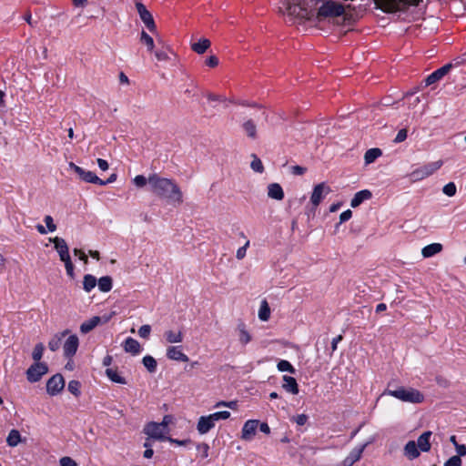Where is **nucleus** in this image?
I'll return each mask as SVG.
<instances>
[{
	"instance_id": "1",
	"label": "nucleus",
	"mask_w": 466,
	"mask_h": 466,
	"mask_svg": "<svg viewBox=\"0 0 466 466\" xmlns=\"http://www.w3.org/2000/svg\"><path fill=\"white\" fill-rule=\"evenodd\" d=\"M279 11L289 20L316 17L318 21L339 16L344 6L339 0H281Z\"/></svg>"
},
{
	"instance_id": "2",
	"label": "nucleus",
	"mask_w": 466,
	"mask_h": 466,
	"mask_svg": "<svg viewBox=\"0 0 466 466\" xmlns=\"http://www.w3.org/2000/svg\"><path fill=\"white\" fill-rule=\"evenodd\" d=\"M148 184L151 191L157 196L167 198L175 204L183 202L182 192L174 180L152 174L148 177Z\"/></svg>"
},
{
	"instance_id": "3",
	"label": "nucleus",
	"mask_w": 466,
	"mask_h": 466,
	"mask_svg": "<svg viewBox=\"0 0 466 466\" xmlns=\"http://www.w3.org/2000/svg\"><path fill=\"white\" fill-rule=\"evenodd\" d=\"M383 394L410 403H420L424 400L423 394L413 388L400 387L395 390H386Z\"/></svg>"
},
{
	"instance_id": "4",
	"label": "nucleus",
	"mask_w": 466,
	"mask_h": 466,
	"mask_svg": "<svg viewBox=\"0 0 466 466\" xmlns=\"http://www.w3.org/2000/svg\"><path fill=\"white\" fill-rule=\"evenodd\" d=\"M163 441H168L171 444L185 447L193 444L191 439H146V441L143 444V447L145 448L143 457L145 459H151L154 455V448Z\"/></svg>"
},
{
	"instance_id": "5",
	"label": "nucleus",
	"mask_w": 466,
	"mask_h": 466,
	"mask_svg": "<svg viewBox=\"0 0 466 466\" xmlns=\"http://www.w3.org/2000/svg\"><path fill=\"white\" fill-rule=\"evenodd\" d=\"M173 417L171 415L164 416L161 422H149L144 428V433L147 437H166L168 433V425L172 423Z\"/></svg>"
},
{
	"instance_id": "6",
	"label": "nucleus",
	"mask_w": 466,
	"mask_h": 466,
	"mask_svg": "<svg viewBox=\"0 0 466 466\" xmlns=\"http://www.w3.org/2000/svg\"><path fill=\"white\" fill-rule=\"evenodd\" d=\"M418 442L415 441H410L404 447V455L409 460H414L418 458L420 454V451H429L431 449L430 439H417Z\"/></svg>"
},
{
	"instance_id": "7",
	"label": "nucleus",
	"mask_w": 466,
	"mask_h": 466,
	"mask_svg": "<svg viewBox=\"0 0 466 466\" xmlns=\"http://www.w3.org/2000/svg\"><path fill=\"white\" fill-rule=\"evenodd\" d=\"M420 0H374L376 5L385 12H396L409 5H417Z\"/></svg>"
},
{
	"instance_id": "8",
	"label": "nucleus",
	"mask_w": 466,
	"mask_h": 466,
	"mask_svg": "<svg viewBox=\"0 0 466 466\" xmlns=\"http://www.w3.org/2000/svg\"><path fill=\"white\" fill-rule=\"evenodd\" d=\"M443 165L442 160H438L434 162L428 163L422 167H420L414 169L410 175V178L411 181H420L422 180L432 174H434L438 169L441 167Z\"/></svg>"
},
{
	"instance_id": "9",
	"label": "nucleus",
	"mask_w": 466,
	"mask_h": 466,
	"mask_svg": "<svg viewBox=\"0 0 466 466\" xmlns=\"http://www.w3.org/2000/svg\"><path fill=\"white\" fill-rule=\"evenodd\" d=\"M69 168L75 171L79 176V177L85 182L93 183L100 186L106 185V182H104V180L99 178L94 172L86 170L73 162L69 163Z\"/></svg>"
},
{
	"instance_id": "10",
	"label": "nucleus",
	"mask_w": 466,
	"mask_h": 466,
	"mask_svg": "<svg viewBox=\"0 0 466 466\" xmlns=\"http://www.w3.org/2000/svg\"><path fill=\"white\" fill-rule=\"evenodd\" d=\"M48 368L44 362H35L26 370V378L30 382H36L42 376L47 373Z\"/></svg>"
},
{
	"instance_id": "11",
	"label": "nucleus",
	"mask_w": 466,
	"mask_h": 466,
	"mask_svg": "<svg viewBox=\"0 0 466 466\" xmlns=\"http://www.w3.org/2000/svg\"><path fill=\"white\" fill-rule=\"evenodd\" d=\"M137 11L140 19L150 32H156L157 26L151 13L147 9L144 4L137 2L136 4Z\"/></svg>"
},
{
	"instance_id": "12",
	"label": "nucleus",
	"mask_w": 466,
	"mask_h": 466,
	"mask_svg": "<svg viewBox=\"0 0 466 466\" xmlns=\"http://www.w3.org/2000/svg\"><path fill=\"white\" fill-rule=\"evenodd\" d=\"M331 192L330 187L324 182L316 185L313 188L310 202L316 208Z\"/></svg>"
},
{
	"instance_id": "13",
	"label": "nucleus",
	"mask_w": 466,
	"mask_h": 466,
	"mask_svg": "<svg viewBox=\"0 0 466 466\" xmlns=\"http://www.w3.org/2000/svg\"><path fill=\"white\" fill-rule=\"evenodd\" d=\"M65 388V380L61 374L52 376L46 382V391L51 396L60 393Z\"/></svg>"
},
{
	"instance_id": "14",
	"label": "nucleus",
	"mask_w": 466,
	"mask_h": 466,
	"mask_svg": "<svg viewBox=\"0 0 466 466\" xmlns=\"http://www.w3.org/2000/svg\"><path fill=\"white\" fill-rule=\"evenodd\" d=\"M50 241L55 244V248L62 261L71 258L69 256L68 246L64 238L56 237L54 238H50Z\"/></svg>"
},
{
	"instance_id": "15",
	"label": "nucleus",
	"mask_w": 466,
	"mask_h": 466,
	"mask_svg": "<svg viewBox=\"0 0 466 466\" xmlns=\"http://www.w3.org/2000/svg\"><path fill=\"white\" fill-rule=\"evenodd\" d=\"M369 442L355 447L350 453L343 460L342 466H352L355 462L360 461L361 458V454L365 449V447L368 445Z\"/></svg>"
},
{
	"instance_id": "16",
	"label": "nucleus",
	"mask_w": 466,
	"mask_h": 466,
	"mask_svg": "<svg viewBox=\"0 0 466 466\" xmlns=\"http://www.w3.org/2000/svg\"><path fill=\"white\" fill-rule=\"evenodd\" d=\"M78 338L76 335L69 336L63 346L65 356L66 358L73 357L78 349Z\"/></svg>"
},
{
	"instance_id": "17",
	"label": "nucleus",
	"mask_w": 466,
	"mask_h": 466,
	"mask_svg": "<svg viewBox=\"0 0 466 466\" xmlns=\"http://www.w3.org/2000/svg\"><path fill=\"white\" fill-rule=\"evenodd\" d=\"M451 68V65L447 64V65L441 66V68L435 70L434 72H432L425 79L426 86H431V85L440 81L444 76H446L449 73Z\"/></svg>"
},
{
	"instance_id": "18",
	"label": "nucleus",
	"mask_w": 466,
	"mask_h": 466,
	"mask_svg": "<svg viewBox=\"0 0 466 466\" xmlns=\"http://www.w3.org/2000/svg\"><path fill=\"white\" fill-rule=\"evenodd\" d=\"M167 357L169 360L176 361L187 362L189 360L187 355H186L180 346H169L167 349Z\"/></svg>"
},
{
	"instance_id": "19",
	"label": "nucleus",
	"mask_w": 466,
	"mask_h": 466,
	"mask_svg": "<svg viewBox=\"0 0 466 466\" xmlns=\"http://www.w3.org/2000/svg\"><path fill=\"white\" fill-rule=\"evenodd\" d=\"M123 347L126 352L131 353L132 355H138L142 351L140 343L131 337L126 339Z\"/></svg>"
},
{
	"instance_id": "20",
	"label": "nucleus",
	"mask_w": 466,
	"mask_h": 466,
	"mask_svg": "<svg viewBox=\"0 0 466 466\" xmlns=\"http://www.w3.org/2000/svg\"><path fill=\"white\" fill-rule=\"evenodd\" d=\"M372 197V194L370 190L368 189H363V190H360L359 192H357L354 197L352 198L351 201H350V206L352 208H357L359 207L360 205H361L365 200H369L370 198H371Z\"/></svg>"
},
{
	"instance_id": "21",
	"label": "nucleus",
	"mask_w": 466,
	"mask_h": 466,
	"mask_svg": "<svg viewBox=\"0 0 466 466\" xmlns=\"http://www.w3.org/2000/svg\"><path fill=\"white\" fill-rule=\"evenodd\" d=\"M211 46V42L208 38H200L197 42H191L190 47L191 49L198 54H204Z\"/></svg>"
},
{
	"instance_id": "22",
	"label": "nucleus",
	"mask_w": 466,
	"mask_h": 466,
	"mask_svg": "<svg viewBox=\"0 0 466 466\" xmlns=\"http://www.w3.org/2000/svg\"><path fill=\"white\" fill-rule=\"evenodd\" d=\"M268 196L272 199L282 200L284 198V191L279 184L271 183L268 186Z\"/></svg>"
},
{
	"instance_id": "23",
	"label": "nucleus",
	"mask_w": 466,
	"mask_h": 466,
	"mask_svg": "<svg viewBox=\"0 0 466 466\" xmlns=\"http://www.w3.org/2000/svg\"><path fill=\"white\" fill-rule=\"evenodd\" d=\"M164 338L167 343L175 344L183 341V333L181 330L168 329L165 331Z\"/></svg>"
},
{
	"instance_id": "24",
	"label": "nucleus",
	"mask_w": 466,
	"mask_h": 466,
	"mask_svg": "<svg viewBox=\"0 0 466 466\" xmlns=\"http://www.w3.org/2000/svg\"><path fill=\"white\" fill-rule=\"evenodd\" d=\"M283 389L292 394L299 393V386L296 380L293 377L284 375L283 376Z\"/></svg>"
},
{
	"instance_id": "25",
	"label": "nucleus",
	"mask_w": 466,
	"mask_h": 466,
	"mask_svg": "<svg viewBox=\"0 0 466 466\" xmlns=\"http://www.w3.org/2000/svg\"><path fill=\"white\" fill-rule=\"evenodd\" d=\"M212 428L213 423L209 420L208 416H201L198 419L197 429L199 434L203 435L208 433Z\"/></svg>"
},
{
	"instance_id": "26",
	"label": "nucleus",
	"mask_w": 466,
	"mask_h": 466,
	"mask_svg": "<svg viewBox=\"0 0 466 466\" xmlns=\"http://www.w3.org/2000/svg\"><path fill=\"white\" fill-rule=\"evenodd\" d=\"M442 250V245L441 243H432L425 246L421 250L423 258H431L440 253Z\"/></svg>"
},
{
	"instance_id": "27",
	"label": "nucleus",
	"mask_w": 466,
	"mask_h": 466,
	"mask_svg": "<svg viewBox=\"0 0 466 466\" xmlns=\"http://www.w3.org/2000/svg\"><path fill=\"white\" fill-rule=\"evenodd\" d=\"M101 322V319L98 316H95L86 321H84L80 326V331L84 334L90 332L94 329L99 323Z\"/></svg>"
},
{
	"instance_id": "28",
	"label": "nucleus",
	"mask_w": 466,
	"mask_h": 466,
	"mask_svg": "<svg viewBox=\"0 0 466 466\" xmlns=\"http://www.w3.org/2000/svg\"><path fill=\"white\" fill-rule=\"evenodd\" d=\"M258 428V420H249L245 422L242 429V437H249L255 435Z\"/></svg>"
},
{
	"instance_id": "29",
	"label": "nucleus",
	"mask_w": 466,
	"mask_h": 466,
	"mask_svg": "<svg viewBox=\"0 0 466 466\" xmlns=\"http://www.w3.org/2000/svg\"><path fill=\"white\" fill-rule=\"evenodd\" d=\"M106 375L111 381L115 383L127 384L126 379L122 377L116 370L108 368L106 370Z\"/></svg>"
},
{
	"instance_id": "30",
	"label": "nucleus",
	"mask_w": 466,
	"mask_h": 466,
	"mask_svg": "<svg viewBox=\"0 0 466 466\" xmlns=\"http://www.w3.org/2000/svg\"><path fill=\"white\" fill-rule=\"evenodd\" d=\"M242 127L248 137L252 139L257 137V127L253 120L248 119L245 121L242 125Z\"/></svg>"
},
{
	"instance_id": "31",
	"label": "nucleus",
	"mask_w": 466,
	"mask_h": 466,
	"mask_svg": "<svg viewBox=\"0 0 466 466\" xmlns=\"http://www.w3.org/2000/svg\"><path fill=\"white\" fill-rule=\"evenodd\" d=\"M97 286L100 291L108 292L112 289V279L109 276H105L97 280Z\"/></svg>"
},
{
	"instance_id": "32",
	"label": "nucleus",
	"mask_w": 466,
	"mask_h": 466,
	"mask_svg": "<svg viewBox=\"0 0 466 466\" xmlns=\"http://www.w3.org/2000/svg\"><path fill=\"white\" fill-rule=\"evenodd\" d=\"M380 156L381 150L380 148H370L364 155L365 163L367 165L371 164Z\"/></svg>"
},
{
	"instance_id": "33",
	"label": "nucleus",
	"mask_w": 466,
	"mask_h": 466,
	"mask_svg": "<svg viewBox=\"0 0 466 466\" xmlns=\"http://www.w3.org/2000/svg\"><path fill=\"white\" fill-rule=\"evenodd\" d=\"M97 284L96 279L90 274H86L84 277L83 288L86 292H90Z\"/></svg>"
},
{
	"instance_id": "34",
	"label": "nucleus",
	"mask_w": 466,
	"mask_h": 466,
	"mask_svg": "<svg viewBox=\"0 0 466 466\" xmlns=\"http://www.w3.org/2000/svg\"><path fill=\"white\" fill-rule=\"evenodd\" d=\"M140 42L144 44L147 51L152 52L155 46L154 39L145 31L142 30L140 34Z\"/></svg>"
},
{
	"instance_id": "35",
	"label": "nucleus",
	"mask_w": 466,
	"mask_h": 466,
	"mask_svg": "<svg viewBox=\"0 0 466 466\" xmlns=\"http://www.w3.org/2000/svg\"><path fill=\"white\" fill-rule=\"evenodd\" d=\"M229 416H230V412L228 410L217 411V412L208 415L209 420L213 423L214 427H215V424L217 421L221 420H227L228 418H229Z\"/></svg>"
},
{
	"instance_id": "36",
	"label": "nucleus",
	"mask_w": 466,
	"mask_h": 466,
	"mask_svg": "<svg viewBox=\"0 0 466 466\" xmlns=\"http://www.w3.org/2000/svg\"><path fill=\"white\" fill-rule=\"evenodd\" d=\"M229 416H230V412L228 410L217 411V412L208 415L209 420L213 423L214 427H215V424L217 421L221 420H227L228 418H229Z\"/></svg>"
},
{
	"instance_id": "37",
	"label": "nucleus",
	"mask_w": 466,
	"mask_h": 466,
	"mask_svg": "<svg viewBox=\"0 0 466 466\" xmlns=\"http://www.w3.org/2000/svg\"><path fill=\"white\" fill-rule=\"evenodd\" d=\"M270 317V309L266 300H263L260 304L258 310V318L262 321H267Z\"/></svg>"
},
{
	"instance_id": "38",
	"label": "nucleus",
	"mask_w": 466,
	"mask_h": 466,
	"mask_svg": "<svg viewBox=\"0 0 466 466\" xmlns=\"http://www.w3.org/2000/svg\"><path fill=\"white\" fill-rule=\"evenodd\" d=\"M238 339L241 344L246 345L251 340V336L249 332L246 329L245 326L243 324L238 325Z\"/></svg>"
},
{
	"instance_id": "39",
	"label": "nucleus",
	"mask_w": 466,
	"mask_h": 466,
	"mask_svg": "<svg viewBox=\"0 0 466 466\" xmlns=\"http://www.w3.org/2000/svg\"><path fill=\"white\" fill-rule=\"evenodd\" d=\"M251 157H252V161L250 163L251 169L257 173H260V174L263 173L264 166L262 164V161L255 154H252Z\"/></svg>"
},
{
	"instance_id": "40",
	"label": "nucleus",
	"mask_w": 466,
	"mask_h": 466,
	"mask_svg": "<svg viewBox=\"0 0 466 466\" xmlns=\"http://www.w3.org/2000/svg\"><path fill=\"white\" fill-rule=\"evenodd\" d=\"M144 366L149 372H155L157 370V361L152 356H145L142 360Z\"/></svg>"
},
{
	"instance_id": "41",
	"label": "nucleus",
	"mask_w": 466,
	"mask_h": 466,
	"mask_svg": "<svg viewBox=\"0 0 466 466\" xmlns=\"http://www.w3.org/2000/svg\"><path fill=\"white\" fill-rule=\"evenodd\" d=\"M277 367H278V370L281 372L288 371L292 374L295 373L294 367L288 360H279Z\"/></svg>"
},
{
	"instance_id": "42",
	"label": "nucleus",
	"mask_w": 466,
	"mask_h": 466,
	"mask_svg": "<svg viewBox=\"0 0 466 466\" xmlns=\"http://www.w3.org/2000/svg\"><path fill=\"white\" fill-rule=\"evenodd\" d=\"M44 350L45 348L42 343H38L35 346L34 350L32 352V358L35 362H40L39 360L43 357Z\"/></svg>"
},
{
	"instance_id": "43",
	"label": "nucleus",
	"mask_w": 466,
	"mask_h": 466,
	"mask_svg": "<svg viewBox=\"0 0 466 466\" xmlns=\"http://www.w3.org/2000/svg\"><path fill=\"white\" fill-rule=\"evenodd\" d=\"M80 387L81 385L78 380H70L67 389L73 395L78 397L81 393Z\"/></svg>"
},
{
	"instance_id": "44",
	"label": "nucleus",
	"mask_w": 466,
	"mask_h": 466,
	"mask_svg": "<svg viewBox=\"0 0 466 466\" xmlns=\"http://www.w3.org/2000/svg\"><path fill=\"white\" fill-rule=\"evenodd\" d=\"M442 192L448 197H453L457 192L456 185L453 182H449L443 187Z\"/></svg>"
},
{
	"instance_id": "45",
	"label": "nucleus",
	"mask_w": 466,
	"mask_h": 466,
	"mask_svg": "<svg viewBox=\"0 0 466 466\" xmlns=\"http://www.w3.org/2000/svg\"><path fill=\"white\" fill-rule=\"evenodd\" d=\"M61 346V337L56 336L48 342V348L52 351H56Z\"/></svg>"
},
{
	"instance_id": "46",
	"label": "nucleus",
	"mask_w": 466,
	"mask_h": 466,
	"mask_svg": "<svg viewBox=\"0 0 466 466\" xmlns=\"http://www.w3.org/2000/svg\"><path fill=\"white\" fill-rule=\"evenodd\" d=\"M457 439H450V441L455 446L456 448V451L458 453L457 456H459L460 458L461 456H464L466 455V446L463 445V444H458V442L456 441Z\"/></svg>"
},
{
	"instance_id": "47",
	"label": "nucleus",
	"mask_w": 466,
	"mask_h": 466,
	"mask_svg": "<svg viewBox=\"0 0 466 466\" xmlns=\"http://www.w3.org/2000/svg\"><path fill=\"white\" fill-rule=\"evenodd\" d=\"M196 448L198 450V452L199 456L202 459H205V458H207L208 456L209 447H208V444H205V443L197 444Z\"/></svg>"
},
{
	"instance_id": "48",
	"label": "nucleus",
	"mask_w": 466,
	"mask_h": 466,
	"mask_svg": "<svg viewBox=\"0 0 466 466\" xmlns=\"http://www.w3.org/2000/svg\"><path fill=\"white\" fill-rule=\"evenodd\" d=\"M148 182V178L144 177L143 175H137L133 178V183L137 187H143L146 186V184Z\"/></svg>"
},
{
	"instance_id": "49",
	"label": "nucleus",
	"mask_w": 466,
	"mask_h": 466,
	"mask_svg": "<svg viewBox=\"0 0 466 466\" xmlns=\"http://www.w3.org/2000/svg\"><path fill=\"white\" fill-rule=\"evenodd\" d=\"M249 247V240H247L244 246L238 248L236 258L238 259H243L246 257L247 249Z\"/></svg>"
},
{
	"instance_id": "50",
	"label": "nucleus",
	"mask_w": 466,
	"mask_h": 466,
	"mask_svg": "<svg viewBox=\"0 0 466 466\" xmlns=\"http://www.w3.org/2000/svg\"><path fill=\"white\" fill-rule=\"evenodd\" d=\"M461 459L459 456L455 455L448 459L445 461L444 466H461Z\"/></svg>"
},
{
	"instance_id": "51",
	"label": "nucleus",
	"mask_w": 466,
	"mask_h": 466,
	"mask_svg": "<svg viewBox=\"0 0 466 466\" xmlns=\"http://www.w3.org/2000/svg\"><path fill=\"white\" fill-rule=\"evenodd\" d=\"M44 221H45V223L46 225V228H47V230L49 232L56 231V226L54 223L53 218L51 216H49V215L46 216L45 218H44Z\"/></svg>"
},
{
	"instance_id": "52",
	"label": "nucleus",
	"mask_w": 466,
	"mask_h": 466,
	"mask_svg": "<svg viewBox=\"0 0 466 466\" xmlns=\"http://www.w3.org/2000/svg\"><path fill=\"white\" fill-rule=\"evenodd\" d=\"M151 331V327L147 324L143 325L138 329V335L143 339H147Z\"/></svg>"
},
{
	"instance_id": "53",
	"label": "nucleus",
	"mask_w": 466,
	"mask_h": 466,
	"mask_svg": "<svg viewBox=\"0 0 466 466\" xmlns=\"http://www.w3.org/2000/svg\"><path fill=\"white\" fill-rule=\"evenodd\" d=\"M292 420L299 426H303L308 421V416L305 414H299L292 418Z\"/></svg>"
},
{
	"instance_id": "54",
	"label": "nucleus",
	"mask_w": 466,
	"mask_h": 466,
	"mask_svg": "<svg viewBox=\"0 0 466 466\" xmlns=\"http://www.w3.org/2000/svg\"><path fill=\"white\" fill-rule=\"evenodd\" d=\"M60 466H77L76 462L70 457H62L59 461Z\"/></svg>"
},
{
	"instance_id": "55",
	"label": "nucleus",
	"mask_w": 466,
	"mask_h": 466,
	"mask_svg": "<svg viewBox=\"0 0 466 466\" xmlns=\"http://www.w3.org/2000/svg\"><path fill=\"white\" fill-rule=\"evenodd\" d=\"M65 263V267H66V274L70 277V278H74V265L71 261V258L67 259V260H65L63 261Z\"/></svg>"
},
{
	"instance_id": "56",
	"label": "nucleus",
	"mask_w": 466,
	"mask_h": 466,
	"mask_svg": "<svg viewBox=\"0 0 466 466\" xmlns=\"http://www.w3.org/2000/svg\"><path fill=\"white\" fill-rule=\"evenodd\" d=\"M155 56L158 61H167L169 59L168 55L164 50L155 51Z\"/></svg>"
},
{
	"instance_id": "57",
	"label": "nucleus",
	"mask_w": 466,
	"mask_h": 466,
	"mask_svg": "<svg viewBox=\"0 0 466 466\" xmlns=\"http://www.w3.org/2000/svg\"><path fill=\"white\" fill-rule=\"evenodd\" d=\"M406 138H407V130L403 128L398 132L397 136L394 138V142L400 143V142L404 141Z\"/></svg>"
},
{
	"instance_id": "58",
	"label": "nucleus",
	"mask_w": 466,
	"mask_h": 466,
	"mask_svg": "<svg viewBox=\"0 0 466 466\" xmlns=\"http://www.w3.org/2000/svg\"><path fill=\"white\" fill-rule=\"evenodd\" d=\"M206 65L209 67H216L218 65V58L216 56H210L206 59Z\"/></svg>"
},
{
	"instance_id": "59",
	"label": "nucleus",
	"mask_w": 466,
	"mask_h": 466,
	"mask_svg": "<svg viewBox=\"0 0 466 466\" xmlns=\"http://www.w3.org/2000/svg\"><path fill=\"white\" fill-rule=\"evenodd\" d=\"M352 217V212L350 209L343 211L339 216V223H344L350 219Z\"/></svg>"
},
{
	"instance_id": "60",
	"label": "nucleus",
	"mask_w": 466,
	"mask_h": 466,
	"mask_svg": "<svg viewBox=\"0 0 466 466\" xmlns=\"http://www.w3.org/2000/svg\"><path fill=\"white\" fill-rule=\"evenodd\" d=\"M74 254L76 256H78L79 259H81L85 264L87 263L88 258H87V256L85 254L84 251H82L81 249H78V248H75L74 249Z\"/></svg>"
},
{
	"instance_id": "61",
	"label": "nucleus",
	"mask_w": 466,
	"mask_h": 466,
	"mask_svg": "<svg viewBox=\"0 0 466 466\" xmlns=\"http://www.w3.org/2000/svg\"><path fill=\"white\" fill-rule=\"evenodd\" d=\"M291 169L292 174L296 176H301L306 172V168L300 166H293Z\"/></svg>"
},
{
	"instance_id": "62",
	"label": "nucleus",
	"mask_w": 466,
	"mask_h": 466,
	"mask_svg": "<svg viewBox=\"0 0 466 466\" xmlns=\"http://www.w3.org/2000/svg\"><path fill=\"white\" fill-rule=\"evenodd\" d=\"M26 439H6L7 444L10 447H15L19 443L25 442Z\"/></svg>"
},
{
	"instance_id": "63",
	"label": "nucleus",
	"mask_w": 466,
	"mask_h": 466,
	"mask_svg": "<svg viewBox=\"0 0 466 466\" xmlns=\"http://www.w3.org/2000/svg\"><path fill=\"white\" fill-rule=\"evenodd\" d=\"M258 428L259 431L264 433L265 435H268L270 433V428L266 422H259L258 421Z\"/></svg>"
},
{
	"instance_id": "64",
	"label": "nucleus",
	"mask_w": 466,
	"mask_h": 466,
	"mask_svg": "<svg viewBox=\"0 0 466 466\" xmlns=\"http://www.w3.org/2000/svg\"><path fill=\"white\" fill-rule=\"evenodd\" d=\"M97 165L99 167V168L103 171H106L108 169V163L106 160L105 159H102V158H98L97 159Z\"/></svg>"
}]
</instances>
